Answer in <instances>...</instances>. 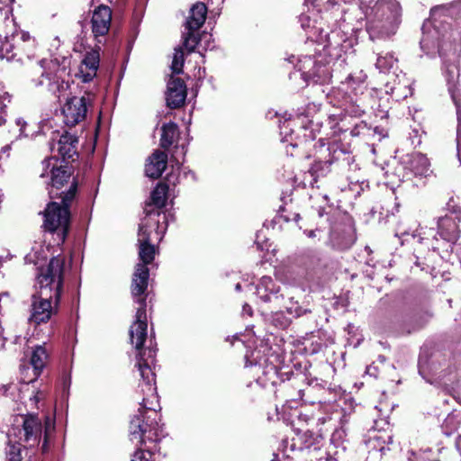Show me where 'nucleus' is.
<instances>
[{
  "instance_id": "nucleus-20",
  "label": "nucleus",
  "mask_w": 461,
  "mask_h": 461,
  "mask_svg": "<svg viewBox=\"0 0 461 461\" xmlns=\"http://www.w3.org/2000/svg\"><path fill=\"white\" fill-rule=\"evenodd\" d=\"M296 125V122L294 119L285 121L280 126V135H281V140L284 143H287V146H291L292 148H297L300 145H302L303 142H306L310 140L315 139V134L312 132V131H309L308 127L306 126H301L300 130H303V136H299V133H296L294 135V127Z\"/></svg>"
},
{
  "instance_id": "nucleus-44",
  "label": "nucleus",
  "mask_w": 461,
  "mask_h": 461,
  "mask_svg": "<svg viewBox=\"0 0 461 461\" xmlns=\"http://www.w3.org/2000/svg\"><path fill=\"white\" fill-rule=\"evenodd\" d=\"M390 428L389 421L387 418H381L374 420V426L372 429L369 431L370 434L379 433L382 434L384 432H389L388 429Z\"/></svg>"
},
{
  "instance_id": "nucleus-16",
  "label": "nucleus",
  "mask_w": 461,
  "mask_h": 461,
  "mask_svg": "<svg viewBox=\"0 0 461 461\" xmlns=\"http://www.w3.org/2000/svg\"><path fill=\"white\" fill-rule=\"evenodd\" d=\"M92 103L89 95L81 97L72 96L68 98L62 107L64 122L69 127H73L85 120L88 106Z\"/></svg>"
},
{
  "instance_id": "nucleus-57",
  "label": "nucleus",
  "mask_w": 461,
  "mask_h": 461,
  "mask_svg": "<svg viewBox=\"0 0 461 461\" xmlns=\"http://www.w3.org/2000/svg\"><path fill=\"white\" fill-rule=\"evenodd\" d=\"M3 97L5 100H7L8 103L11 102V95L8 93H4Z\"/></svg>"
},
{
  "instance_id": "nucleus-59",
  "label": "nucleus",
  "mask_w": 461,
  "mask_h": 461,
  "mask_svg": "<svg viewBox=\"0 0 461 461\" xmlns=\"http://www.w3.org/2000/svg\"><path fill=\"white\" fill-rule=\"evenodd\" d=\"M298 393H299V397H300L301 399H303V396H304L305 391H304V390H301V389H300V390H299V392H298Z\"/></svg>"
},
{
  "instance_id": "nucleus-37",
  "label": "nucleus",
  "mask_w": 461,
  "mask_h": 461,
  "mask_svg": "<svg viewBox=\"0 0 461 461\" xmlns=\"http://www.w3.org/2000/svg\"><path fill=\"white\" fill-rule=\"evenodd\" d=\"M23 446L9 440L5 447V461H23Z\"/></svg>"
},
{
  "instance_id": "nucleus-1",
  "label": "nucleus",
  "mask_w": 461,
  "mask_h": 461,
  "mask_svg": "<svg viewBox=\"0 0 461 461\" xmlns=\"http://www.w3.org/2000/svg\"><path fill=\"white\" fill-rule=\"evenodd\" d=\"M149 278L148 267L137 264L132 276L131 294L135 303L139 304L135 314V321L130 328V339L138 350L136 365L140 380L137 393L143 395L138 414L130 421V439L136 445L142 446L147 441L159 442L166 435L163 424H159L160 415L156 411L158 393L156 375L154 372L156 350L152 348H142L147 339V289Z\"/></svg>"
},
{
  "instance_id": "nucleus-9",
  "label": "nucleus",
  "mask_w": 461,
  "mask_h": 461,
  "mask_svg": "<svg viewBox=\"0 0 461 461\" xmlns=\"http://www.w3.org/2000/svg\"><path fill=\"white\" fill-rule=\"evenodd\" d=\"M31 67L34 74H41L39 78H32L34 86H46L48 91L59 99L69 88L68 81L65 79L68 75L66 66H61L58 59H41Z\"/></svg>"
},
{
  "instance_id": "nucleus-43",
  "label": "nucleus",
  "mask_w": 461,
  "mask_h": 461,
  "mask_svg": "<svg viewBox=\"0 0 461 461\" xmlns=\"http://www.w3.org/2000/svg\"><path fill=\"white\" fill-rule=\"evenodd\" d=\"M14 46L10 41H6L0 45V58L6 59L8 61L13 60L15 58L14 52Z\"/></svg>"
},
{
  "instance_id": "nucleus-54",
  "label": "nucleus",
  "mask_w": 461,
  "mask_h": 461,
  "mask_svg": "<svg viewBox=\"0 0 461 461\" xmlns=\"http://www.w3.org/2000/svg\"><path fill=\"white\" fill-rule=\"evenodd\" d=\"M318 143L320 144L319 149H320V151H321V149L326 146V142L322 138H321V139H319Z\"/></svg>"
},
{
  "instance_id": "nucleus-21",
  "label": "nucleus",
  "mask_w": 461,
  "mask_h": 461,
  "mask_svg": "<svg viewBox=\"0 0 461 461\" xmlns=\"http://www.w3.org/2000/svg\"><path fill=\"white\" fill-rule=\"evenodd\" d=\"M400 23L368 17L366 31L372 41L386 40L396 33Z\"/></svg>"
},
{
  "instance_id": "nucleus-47",
  "label": "nucleus",
  "mask_w": 461,
  "mask_h": 461,
  "mask_svg": "<svg viewBox=\"0 0 461 461\" xmlns=\"http://www.w3.org/2000/svg\"><path fill=\"white\" fill-rule=\"evenodd\" d=\"M146 457L144 451L139 448L134 452L131 461H144Z\"/></svg>"
},
{
  "instance_id": "nucleus-19",
  "label": "nucleus",
  "mask_w": 461,
  "mask_h": 461,
  "mask_svg": "<svg viewBox=\"0 0 461 461\" xmlns=\"http://www.w3.org/2000/svg\"><path fill=\"white\" fill-rule=\"evenodd\" d=\"M112 10L105 5H98L92 14L91 31L95 39L101 43L110 31Z\"/></svg>"
},
{
  "instance_id": "nucleus-24",
  "label": "nucleus",
  "mask_w": 461,
  "mask_h": 461,
  "mask_svg": "<svg viewBox=\"0 0 461 461\" xmlns=\"http://www.w3.org/2000/svg\"><path fill=\"white\" fill-rule=\"evenodd\" d=\"M355 237L349 226L336 225L330 233V244L338 250H346L355 243Z\"/></svg>"
},
{
  "instance_id": "nucleus-61",
  "label": "nucleus",
  "mask_w": 461,
  "mask_h": 461,
  "mask_svg": "<svg viewBox=\"0 0 461 461\" xmlns=\"http://www.w3.org/2000/svg\"><path fill=\"white\" fill-rule=\"evenodd\" d=\"M235 290H236L237 292H240V291H241V285L238 283V284L235 285Z\"/></svg>"
},
{
  "instance_id": "nucleus-15",
  "label": "nucleus",
  "mask_w": 461,
  "mask_h": 461,
  "mask_svg": "<svg viewBox=\"0 0 461 461\" xmlns=\"http://www.w3.org/2000/svg\"><path fill=\"white\" fill-rule=\"evenodd\" d=\"M324 446V438L321 434H315L310 430L302 432L300 429H295V437L289 442L287 439L282 441L285 455L288 456L287 448L290 451H306L307 453H314L321 450Z\"/></svg>"
},
{
  "instance_id": "nucleus-8",
  "label": "nucleus",
  "mask_w": 461,
  "mask_h": 461,
  "mask_svg": "<svg viewBox=\"0 0 461 461\" xmlns=\"http://www.w3.org/2000/svg\"><path fill=\"white\" fill-rule=\"evenodd\" d=\"M315 52L313 56L300 57L295 66L296 70L290 73L289 79L294 89H303L310 83L324 85L330 82L332 77L330 62L333 60L329 58L323 62V59L328 57L321 53L319 49H315Z\"/></svg>"
},
{
  "instance_id": "nucleus-45",
  "label": "nucleus",
  "mask_w": 461,
  "mask_h": 461,
  "mask_svg": "<svg viewBox=\"0 0 461 461\" xmlns=\"http://www.w3.org/2000/svg\"><path fill=\"white\" fill-rule=\"evenodd\" d=\"M15 122L20 127L19 137H28L30 134L26 132L27 122L23 118H17Z\"/></svg>"
},
{
  "instance_id": "nucleus-60",
  "label": "nucleus",
  "mask_w": 461,
  "mask_h": 461,
  "mask_svg": "<svg viewBox=\"0 0 461 461\" xmlns=\"http://www.w3.org/2000/svg\"><path fill=\"white\" fill-rule=\"evenodd\" d=\"M313 387L312 386V383L309 384V387L306 389L307 393H311Z\"/></svg>"
},
{
  "instance_id": "nucleus-33",
  "label": "nucleus",
  "mask_w": 461,
  "mask_h": 461,
  "mask_svg": "<svg viewBox=\"0 0 461 461\" xmlns=\"http://www.w3.org/2000/svg\"><path fill=\"white\" fill-rule=\"evenodd\" d=\"M47 358L48 354L45 348L43 346L35 347L34 350L32 351L30 362L32 367L34 377L30 379L29 382H32L41 375V371L45 367Z\"/></svg>"
},
{
  "instance_id": "nucleus-30",
  "label": "nucleus",
  "mask_w": 461,
  "mask_h": 461,
  "mask_svg": "<svg viewBox=\"0 0 461 461\" xmlns=\"http://www.w3.org/2000/svg\"><path fill=\"white\" fill-rule=\"evenodd\" d=\"M77 138L70 133H64L57 143L58 154L63 160L73 158L77 155Z\"/></svg>"
},
{
  "instance_id": "nucleus-58",
  "label": "nucleus",
  "mask_w": 461,
  "mask_h": 461,
  "mask_svg": "<svg viewBox=\"0 0 461 461\" xmlns=\"http://www.w3.org/2000/svg\"><path fill=\"white\" fill-rule=\"evenodd\" d=\"M173 176H173V174L168 175V176H167V180L168 182L172 183L173 185H175V184H176V182H175V181H173V180H171V178H172Z\"/></svg>"
},
{
  "instance_id": "nucleus-29",
  "label": "nucleus",
  "mask_w": 461,
  "mask_h": 461,
  "mask_svg": "<svg viewBox=\"0 0 461 461\" xmlns=\"http://www.w3.org/2000/svg\"><path fill=\"white\" fill-rule=\"evenodd\" d=\"M256 294L265 303L278 299L279 286L270 276H262L256 286Z\"/></svg>"
},
{
  "instance_id": "nucleus-63",
  "label": "nucleus",
  "mask_w": 461,
  "mask_h": 461,
  "mask_svg": "<svg viewBox=\"0 0 461 461\" xmlns=\"http://www.w3.org/2000/svg\"><path fill=\"white\" fill-rule=\"evenodd\" d=\"M93 75H91L90 73H88L86 76V78H85V81H88L92 78Z\"/></svg>"
},
{
  "instance_id": "nucleus-64",
  "label": "nucleus",
  "mask_w": 461,
  "mask_h": 461,
  "mask_svg": "<svg viewBox=\"0 0 461 461\" xmlns=\"http://www.w3.org/2000/svg\"><path fill=\"white\" fill-rule=\"evenodd\" d=\"M318 214L320 217H321L323 215V209H320Z\"/></svg>"
},
{
  "instance_id": "nucleus-41",
  "label": "nucleus",
  "mask_w": 461,
  "mask_h": 461,
  "mask_svg": "<svg viewBox=\"0 0 461 461\" xmlns=\"http://www.w3.org/2000/svg\"><path fill=\"white\" fill-rule=\"evenodd\" d=\"M99 52L96 50H91L87 52L83 59V64L86 65V67L93 72V75H95V72L99 67Z\"/></svg>"
},
{
  "instance_id": "nucleus-26",
  "label": "nucleus",
  "mask_w": 461,
  "mask_h": 461,
  "mask_svg": "<svg viewBox=\"0 0 461 461\" xmlns=\"http://www.w3.org/2000/svg\"><path fill=\"white\" fill-rule=\"evenodd\" d=\"M286 312L289 316H286L284 311L272 312L267 320L276 328L285 330L290 325L291 317H300L307 312H310V311L303 309L301 306L295 303L291 307H286Z\"/></svg>"
},
{
  "instance_id": "nucleus-55",
  "label": "nucleus",
  "mask_w": 461,
  "mask_h": 461,
  "mask_svg": "<svg viewBox=\"0 0 461 461\" xmlns=\"http://www.w3.org/2000/svg\"><path fill=\"white\" fill-rule=\"evenodd\" d=\"M308 419H309V418H308V416H307L306 414L300 413V414L298 415V420H303V421H304V422H308Z\"/></svg>"
},
{
  "instance_id": "nucleus-51",
  "label": "nucleus",
  "mask_w": 461,
  "mask_h": 461,
  "mask_svg": "<svg viewBox=\"0 0 461 461\" xmlns=\"http://www.w3.org/2000/svg\"><path fill=\"white\" fill-rule=\"evenodd\" d=\"M12 387V384H4L0 387V393H3L4 395H8V391Z\"/></svg>"
},
{
  "instance_id": "nucleus-50",
  "label": "nucleus",
  "mask_w": 461,
  "mask_h": 461,
  "mask_svg": "<svg viewBox=\"0 0 461 461\" xmlns=\"http://www.w3.org/2000/svg\"><path fill=\"white\" fill-rule=\"evenodd\" d=\"M252 308L248 303H245L242 307V314H248L249 316L252 315Z\"/></svg>"
},
{
  "instance_id": "nucleus-56",
  "label": "nucleus",
  "mask_w": 461,
  "mask_h": 461,
  "mask_svg": "<svg viewBox=\"0 0 461 461\" xmlns=\"http://www.w3.org/2000/svg\"><path fill=\"white\" fill-rule=\"evenodd\" d=\"M23 339V338L22 336L15 335V336H14L12 342L16 344V343H19L20 341H22Z\"/></svg>"
},
{
  "instance_id": "nucleus-27",
  "label": "nucleus",
  "mask_w": 461,
  "mask_h": 461,
  "mask_svg": "<svg viewBox=\"0 0 461 461\" xmlns=\"http://www.w3.org/2000/svg\"><path fill=\"white\" fill-rule=\"evenodd\" d=\"M167 165V154L156 149L148 158L145 174L148 177L158 179L161 176Z\"/></svg>"
},
{
  "instance_id": "nucleus-12",
  "label": "nucleus",
  "mask_w": 461,
  "mask_h": 461,
  "mask_svg": "<svg viewBox=\"0 0 461 461\" xmlns=\"http://www.w3.org/2000/svg\"><path fill=\"white\" fill-rule=\"evenodd\" d=\"M206 14L207 6L201 2L194 4L190 10V14L185 23V31L183 32V45L188 52H192L196 47L202 46L203 41H204L203 50H212L213 48L210 44L212 34L207 32H203L202 34L195 33L204 23Z\"/></svg>"
},
{
  "instance_id": "nucleus-2",
  "label": "nucleus",
  "mask_w": 461,
  "mask_h": 461,
  "mask_svg": "<svg viewBox=\"0 0 461 461\" xmlns=\"http://www.w3.org/2000/svg\"><path fill=\"white\" fill-rule=\"evenodd\" d=\"M443 7L431 9V18L422 25V37L420 44L427 55L436 52L442 59V74L447 82V91L456 106V150L461 162V93L458 89L459 68L457 65L458 53L456 44L451 41L450 27L448 24L439 28L441 21H438Z\"/></svg>"
},
{
  "instance_id": "nucleus-39",
  "label": "nucleus",
  "mask_w": 461,
  "mask_h": 461,
  "mask_svg": "<svg viewBox=\"0 0 461 461\" xmlns=\"http://www.w3.org/2000/svg\"><path fill=\"white\" fill-rule=\"evenodd\" d=\"M348 422H339L336 427H333L331 429L333 430L331 433L330 441L335 446H339L342 444L347 438V429L346 425Z\"/></svg>"
},
{
  "instance_id": "nucleus-46",
  "label": "nucleus",
  "mask_w": 461,
  "mask_h": 461,
  "mask_svg": "<svg viewBox=\"0 0 461 461\" xmlns=\"http://www.w3.org/2000/svg\"><path fill=\"white\" fill-rule=\"evenodd\" d=\"M285 211V207L280 206L279 212L281 213H283ZM281 217H283L285 221H298L301 219L300 214L298 212L293 213L292 216L281 214Z\"/></svg>"
},
{
  "instance_id": "nucleus-42",
  "label": "nucleus",
  "mask_w": 461,
  "mask_h": 461,
  "mask_svg": "<svg viewBox=\"0 0 461 461\" xmlns=\"http://www.w3.org/2000/svg\"><path fill=\"white\" fill-rule=\"evenodd\" d=\"M322 0H305L306 3H311L312 5H318L317 2H321ZM341 0H326V9L327 11H331V14H342L344 13L343 9H340L339 3Z\"/></svg>"
},
{
  "instance_id": "nucleus-10",
  "label": "nucleus",
  "mask_w": 461,
  "mask_h": 461,
  "mask_svg": "<svg viewBox=\"0 0 461 461\" xmlns=\"http://www.w3.org/2000/svg\"><path fill=\"white\" fill-rule=\"evenodd\" d=\"M77 189V184L73 181L67 193L62 196L61 204L52 201L48 203L44 212V229L50 232L59 231V236L62 241L68 231L69 206L76 196Z\"/></svg>"
},
{
  "instance_id": "nucleus-18",
  "label": "nucleus",
  "mask_w": 461,
  "mask_h": 461,
  "mask_svg": "<svg viewBox=\"0 0 461 461\" xmlns=\"http://www.w3.org/2000/svg\"><path fill=\"white\" fill-rule=\"evenodd\" d=\"M319 403L323 413L316 418V423L318 426L325 427V430L336 427L339 422L349 421V414L335 402H322L319 401Z\"/></svg>"
},
{
  "instance_id": "nucleus-14",
  "label": "nucleus",
  "mask_w": 461,
  "mask_h": 461,
  "mask_svg": "<svg viewBox=\"0 0 461 461\" xmlns=\"http://www.w3.org/2000/svg\"><path fill=\"white\" fill-rule=\"evenodd\" d=\"M144 207L145 217L139 225L138 233H143L147 237L153 238L156 242H160L167 227V216L158 209Z\"/></svg>"
},
{
  "instance_id": "nucleus-25",
  "label": "nucleus",
  "mask_w": 461,
  "mask_h": 461,
  "mask_svg": "<svg viewBox=\"0 0 461 461\" xmlns=\"http://www.w3.org/2000/svg\"><path fill=\"white\" fill-rule=\"evenodd\" d=\"M404 168L415 176H428L430 173V163L428 158L420 152L406 155L403 158Z\"/></svg>"
},
{
  "instance_id": "nucleus-52",
  "label": "nucleus",
  "mask_w": 461,
  "mask_h": 461,
  "mask_svg": "<svg viewBox=\"0 0 461 461\" xmlns=\"http://www.w3.org/2000/svg\"><path fill=\"white\" fill-rule=\"evenodd\" d=\"M303 232L309 238H314L316 236V234H315L316 230H305Z\"/></svg>"
},
{
  "instance_id": "nucleus-4",
  "label": "nucleus",
  "mask_w": 461,
  "mask_h": 461,
  "mask_svg": "<svg viewBox=\"0 0 461 461\" xmlns=\"http://www.w3.org/2000/svg\"><path fill=\"white\" fill-rule=\"evenodd\" d=\"M454 201L448 202L447 206L450 214L438 219L435 232L432 229L422 230V231L410 232L399 225L396 229L397 237L402 245L409 242L410 240H417L418 243H425L429 249L437 251L440 257L451 264L458 260L461 267V249L456 245L460 236V230L456 222L461 220V206L453 204Z\"/></svg>"
},
{
  "instance_id": "nucleus-22",
  "label": "nucleus",
  "mask_w": 461,
  "mask_h": 461,
  "mask_svg": "<svg viewBox=\"0 0 461 461\" xmlns=\"http://www.w3.org/2000/svg\"><path fill=\"white\" fill-rule=\"evenodd\" d=\"M401 5L397 0H377L370 8L368 17L401 23Z\"/></svg>"
},
{
  "instance_id": "nucleus-13",
  "label": "nucleus",
  "mask_w": 461,
  "mask_h": 461,
  "mask_svg": "<svg viewBox=\"0 0 461 461\" xmlns=\"http://www.w3.org/2000/svg\"><path fill=\"white\" fill-rule=\"evenodd\" d=\"M327 150L329 151V157H330L332 166H334L338 171L346 175L349 188L354 190V185H359L362 190V185L365 184V181H360L357 174L359 167L355 162V156L350 151L340 148L338 144L329 146Z\"/></svg>"
},
{
  "instance_id": "nucleus-49",
  "label": "nucleus",
  "mask_w": 461,
  "mask_h": 461,
  "mask_svg": "<svg viewBox=\"0 0 461 461\" xmlns=\"http://www.w3.org/2000/svg\"><path fill=\"white\" fill-rule=\"evenodd\" d=\"M12 8L8 5H5L4 7L0 6V14H4L5 18H8L9 14H12Z\"/></svg>"
},
{
  "instance_id": "nucleus-32",
  "label": "nucleus",
  "mask_w": 461,
  "mask_h": 461,
  "mask_svg": "<svg viewBox=\"0 0 461 461\" xmlns=\"http://www.w3.org/2000/svg\"><path fill=\"white\" fill-rule=\"evenodd\" d=\"M366 443L370 450L380 452L381 455H384L385 452L390 449L389 445L393 443V436L391 432H384L382 434L369 433Z\"/></svg>"
},
{
  "instance_id": "nucleus-36",
  "label": "nucleus",
  "mask_w": 461,
  "mask_h": 461,
  "mask_svg": "<svg viewBox=\"0 0 461 461\" xmlns=\"http://www.w3.org/2000/svg\"><path fill=\"white\" fill-rule=\"evenodd\" d=\"M330 157L325 161L315 160L309 169V174L312 180L316 182L317 178L326 176L330 171Z\"/></svg>"
},
{
  "instance_id": "nucleus-3",
  "label": "nucleus",
  "mask_w": 461,
  "mask_h": 461,
  "mask_svg": "<svg viewBox=\"0 0 461 461\" xmlns=\"http://www.w3.org/2000/svg\"><path fill=\"white\" fill-rule=\"evenodd\" d=\"M367 75L363 69L348 75L340 85L328 95L329 102L340 109L339 121L329 118L330 127L335 132H348L352 137H358L370 130L368 123L363 120L367 104Z\"/></svg>"
},
{
  "instance_id": "nucleus-28",
  "label": "nucleus",
  "mask_w": 461,
  "mask_h": 461,
  "mask_svg": "<svg viewBox=\"0 0 461 461\" xmlns=\"http://www.w3.org/2000/svg\"><path fill=\"white\" fill-rule=\"evenodd\" d=\"M153 238L145 236L142 232L138 233V247L140 263L145 267L151 264L157 253V249L153 244Z\"/></svg>"
},
{
  "instance_id": "nucleus-11",
  "label": "nucleus",
  "mask_w": 461,
  "mask_h": 461,
  "mask_svg": "<svg viewBox=\"0 0 461 461\" xmlns=\"http://www.w3.org/2000/svg\"><path fill=\"white\" fill-rule=\"evenodd\" d=\"M54 420L50 417H46L42 421L36 414H27L23 417L21 439L26 447L32 448L39 447L43 437L41 450L42 454H46L50 450V435L54 430Z\"/></svg>"
},
{
  "instance_id": "nucleus-53",
  "label": "nucleus",
  "mask_w": 461,
  "mask_h": 461,
  "mask_svg": "<svg viewBox=\"0 0 461 461\" xmlns=\"http://www.w3.org/2000/svg\"><path fill=\"white\" fill-rule=\"evenodd\" d=\"M10 149H11V146L10 145H5V146H4L2 148L1 153L6 154V156L8 157Z\"/></svg>"
},
{
  "instance_id": "nucleus-38",
  "label": "nucleus",
  "mask_w": 461,
  "mask_h": 461,
  "mask_svg": "<svg viewBox=\"0 0 461 461\" xmlns=\"http://www.w3.org/2000/svg\"><path fill=\"white\" fill-rule=\"evenodd\" d=\"M398 59L392 53H386L384 56L379 55L376 59L375 67L382 73L389 72Z\"/></svg>"
},
{
  "instance_id": "nucleus-7",
  "label": "nucleus",
  "mask_w": 461,
  "mask_h": 461,
  "mask_svg": "<svg viewBox=\"0 0 461 461\" xmlns=\"http://www.w3.org/2000/svg\"><path fill=\"white\" fill-rule=\"evenodd\" d=\"M302 28L306 32L307 42L316 43L321 46V53L327 56L330 60L345 62L347 57L354 53L355 40L348 37L340 30H332L330 33L318 28L311 20L308 14H303L299 16Z\"/></svg>"
},
{
  "instance_id": "nucleus-34",
  "label": "nucleus",
  "mask_w": 461,
  "mask_h": 461,
  "mask_svg": "<svg viewBox=\"0 0 461 461\" xmlns=\"http://www.w3.org/2000/svg\"><path fill=\"white\" fill-rule=\"evenodd\" d=\"M168 186L166 184H158L150 194V202L146 203L145 207L150 204L149 209L161 211L166 205Z\"/></svg>"
},
{
  "instance_id": "nucleus-62",
  "label": "nucleus",
  "mask_w": 461,
  "mask_h": 461,
  "mask_svg": "<svg viewBox=\"0 0 461 461\" xmlns=\"http://www.w3.org/2000/svg\"><path fill=\"white\" fill-rule=\"evenodd\" d=\"M273 456H273V458L271 459V461H279L278 455L274 454Z\"/></svg>"
},
{
  "instance_id": "nucleus-48",
  "label": "nucleus",
  "mask_w": 461,
  "mask_h": 461,
  "mask_svg": "<svg viewBox=\"0 0 461 461\" xmlns=\"http://www.w3.org/2000/svg\"><path fill=\"white\" fill-rule=\"evenodd\" d=\"M6 104H4L2 102H0V126L5 124L6 120H5V116H6Z\"/></svg>"
},
{
  "instance_id": "nucleus-35",
  "label": "nucleus",
  "mask_w": 461,
  "mask_h": 461,
  "mask_svg": "<svg viewBox=\"0 0 461 461\" xmlns=\"http://www.w3.org/2000/svg\"><path fill=\"white\" fill-rule=\"evenodd\" d=\"M177 130V125L175 122L163 124L160 138V146L163 149H167L174 143Z\"/></svg>"
},
{
  "instance_id": "nucleus-5",
  "label": "nucleus",
  "mask_w": 461,
  "mask_h": 461,
  "mask_svg": "<svg viewBox=\"0 0 461 461\" xmlns=\"http://www.w3.org/2000/svg\"><path fill=\"white\" fill-rule=\"evenodd\" d=\"M65 260L53 257L46 267L37 275L38 291L32 295L30 323L40 325L48 322L57 312L63 286Z\"/></svg>"
},
{
  "instance_id": "nucleus-31",
  "label": "nucleus",
  "mask_w": 461,
  "mask_h": 461,
  "mask_svg": "<svg viewBox=\"0 0 461 461\" xmlns=\"http://www.w3.org/2000/svg\"><path fill=\"white\" fill-rule=\"evenodd\" d=\"M431 314L428 312H414L404 316L402 327V332L411 333V331L420 330L429 320Z\"/></svg>"
},
{
  "instance_id": "nucleus-6",
  "label": "nucleus",
  "mask_w": 461,
  "mask_h": 461,
  "mask_svg": "<svg viewBox=\"0 0 461 461\" xmlns=\"http://www.w3.org/2000/svg\"><path fill=\"white\" fill-rule=\"evenodd\" d=\"M245 366L250 368L251 375L263 387L276 386L280 382L290 380V371H283L284 356L267 344L261 343L256 348L247 351Z\"/></svg>"
},
{
  "instance_id": "nucleus-23",
  "label": "nucleus",
  "mask_w": 461,
  "mask_h": 461,
  "mask_svg": "<svg viewBox=\"0 0 461 461\" xmlns=\"http://www.w3.org/2000/svg\"><path fill=\"white\" fill-rule=\"evenodd\" d=\"M187 89L183 79L171 77L167 82L166 101L171 109L179 108L185 104Z\"/></svg>"
},
{
  "instance_id": "nucleus-17",
  "label": "nucleus",
  "mask_w": 461,
  "mask_h": 461,
  "mask_svg": "<svg viewBox=\"0 0 461 461\" xmlns=\"http://www.w3.org/2000/svg\"><path fill=\"white\" fill-rule=\"evenodd\" d=\"M52 160L57 161L58 159L55 157H50L42 161L43 171L41 174V177H45L46 176H48L50 171V173L51 174V186L49 190L50 198L52 200L60 198L62 200V196L67 192L59 193L58 191L64 185L65 183L68 182V180L70 177V172H68L63 167H56L54 165L51 164Z\"/></svg>"
},
{
  "instance_id": "nucleus-40",
  "label": "nucleus",
  "mask_w": 461,
  "mask_h": 461,
  "mask_svg": "<svg viewBox=\"0 0 461 461\" xmlns=\"http://www.w3.org/2000/svg\"><path fill=\"white\" fill-rule=\"evenodd\" d=\"M184 62V51L182 48H176L171 64L172 73L176 75L181 74L183 72Z\"/></svg>"
}]
</instances>
